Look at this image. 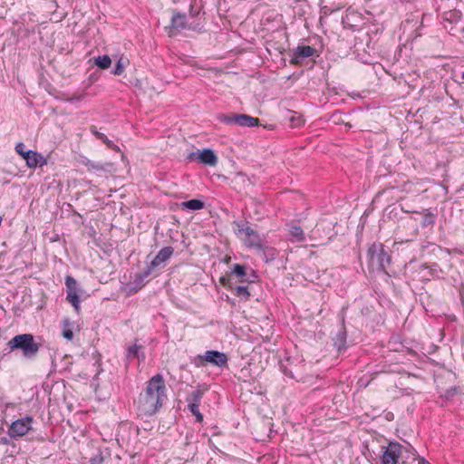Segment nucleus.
I'll return each mask as SVG.
<instances>
[{
  "label": "nucleus",
  "instance_id": "f257e3e1",
  "mask_svg": "<svg viewBox=\"0 0 464 464\" xmlns=\"http://www.w3.org/2000/svg\"><path fill=\"white\" fill-rule=\"evenodd\" d=\"M167 398L165 382L158 373L149 380L144 393L139 398V411L145 416H152L162 407Z\"/></svg>",
  "mask_w": 464,
  "mask_h": 464
},
{
  "label": "nucleus",
  "instance_id": "f03ea898",
  "mask_svg": "<svg viewBox=\"0 0 464 464\" xmlns=\"http://www.w3.org/2000/svg\"><path fill=\"white\" fill-rule=\"evenodd\" d=\"M42 340V336L30 333L18 334L7 342L2 359L11 353H20L24 359L34 360L41 350Z\"/></svg>",
  "mask_w": 464,
  "mask_h": 464
},
{
  "label": "nucleus",
  "instance_id": "7ed1b4c3",
  "mask_svg": "<svg viewBox=\"0 0 464 464\" xmlns=\"http://www.w3.org/2000/svg\"><path fill=\"white\" fill-rule=\"evenodd\" d=\"M367 258L370 270L389 275L387 267L391 265L392 256L385 250L383 244L372 243L367 250Z\"/></svg>",
  "mask_w": 464,
  "mask_h": 464
},
{
  "label": "nucleus",
  "instance_id": "20e7f679",
  "mask_svg": "<svg viewBox=\"0 0 464 464\" xmlns=\"http://www.w3.org/2000/svg\"><path fill=\"white\" fill-rule=\"evenodd\" d=\"M228 357L225 353L218 350H208L204 354H198L194 361L198 367L211 364L219 368L227 366Z\"/></svg>",
  "mask_w": 464,
  "mask_h": 464
},
{
  "label": "nucleus",
  "instance_id": "39448f33",
  "mask_svg": "<svg viewBox=\"0 0 464 464\" xmlns=\"http://www.w3.org/2000/svg\"><path fill=\"white\" fill-rule=\"evenodd\" d=\"M217 119L226 125H237L240 127H255L260 124V120L248 114L235 113L218 114Z\"/></svg>",
  "mask_w": 464,
  "mask_h": 464
},
{
  "label": "nucleus",
  "instance_id": "423d86ee",
  "mask_svg": "<svg viewBox=\"0 0 464 464\" xmlns=\"http://www.w3.org/2000/svg\"><path fill=\"white\" fill-rule=\"evenodd\" d=\"M15 152L20 155L26 163V166L30 169H36L37 167H43L47 164V159L44 157L40 152L25 150V145L23 142H18L15 145Z\"/></svg>",
  "mask_w": 464,
  "mask_h": 464
},
{
  "label": "nucleus",
  "instance_id": "0eeeda50",
  "mask_svg": "<svg viewBox=\"0 0 464 464\" xmlns=\"http://www.w3.org/2000/svg\"><path fill=\"white\" fill-rule=\"evenodd\" d=\"M34 418L28 415L15 420L8 427L7 433L12 439H18L26 434H31L34 431V429L32 426Z\"/></svg>",
  "mask_w": 464,
  "mask_h": 464
},
{
  "label": "nucleus",
  "instance_id": "6e6552de",
  "mask_svg": "<svg viewBox=\"0 0 464 464\" xmlns=\"http://www.w3.org/2000/svg\"><path fill=\"white\" fill-rule=\"evenodd\" d=\"M379 449L381 450V464H398L401 456V444L398 441H390L386 446L381 445Z\"/></svg>",
  "mask_w": 464,
  "mask_h": 464
},
{
  "label": "nucleus",
  "instance_id": "1a4fd4ad",
  "mask_svg": "<svg viewBox=\"0 0 464 464\" xmlns=\"http://www.w3.org/2000/svg\"><path fill=\"white\" fill-rule=\"evenodd\" d=\"M232 279L236 276L241 284L251 285L258 280V275L256 270L249 268L246 265L236 263L231 266L230 274H227Z\"/></svg>",
  "mask_w": 464,
  "mask_h": 464
},
{
  "label": "nucleus",
  "instance_id": "9d476101",
  "mask_svg": "<svg viewBox=\"0 0 464 464\" xmlns=\"http://www.w3.org/2000/svg\"><path fill=\"white\" fill-rule=\"evenodd\" d=\"M186 160L189 162L197 161L207 166H216L218 163V156L210 148L192 151L187 156Z\"/></svg>",
  "mask_w": 464,
  "mask_h": 464
},
{
  "label": "nucleus",
  "instance_id": "9b49d317",
  "mask_svg": "<svg viewBox=\"0 0 464 464\" xmlns=\"http://www.w3.org/2000/svg\"><path fill=\"white\" fill-rule=\"evenodd\" d=\"M219 283L227 290L234 292L235 295L241 301H248L251 294L248 285H236L229 276H223L219 279Z\"/></svg>",
  "mask_w": 464,
  "mask_h": 464
},
{
  "label": "nucleus",
  "instance_id": "f8f14e48",
  "mask_svg": "<svg viewBox=\"0 0 464 464\" xmlns=\"http://www.w3.org/2000/svg\"><path fill=\"white\" fill-rule=\"evenodd\" d=\"M317 50L310 45H298L291 51L290 63L293 65H301L304 59L314 55Z\"/></svg>",
  "mask_w": 464,
  "mask_h": 464
},
{
  "label": "nucleus",
  "instance_id": "ddd939ff",
  "mask_svg": "<svg viewBox=\"0 0 464 464\" xmlns=\"http://www.w3.org/2000/svg\"><path fill=\"white\" fill-rule=\"evenodd\" d=\"M172 17L170 24L166 29L169 36L173 35V31H182L185 29H190L187 23V14L177 9H172Z\"/></svg>",
  "mask_w": 464,
  "mask_h": 464
},
{
  "label": "nucleus",
  "instance_id": "4468645a",
  "mask_svg": "<svg viewBox=\"0 0 464 464\" xmlns=\"http://www.w3.org/2000/svg\"><path fill=\"white\" fill-rule=\"evenodd\" d=\"M333 345L338 353H343L347 349V330L345 327L344 317H342L341 327L338 332L332 336Z\"/></svg>",
  "mask_w": 464,
  "mask_h": 464
},
{
  "label": "nucleus",
  "instance_id": "2eb2a0df",
  "mask_svg": "<svg viewBox=\"0 0 464 464\" xmlns=\"http://www.w3.org/2000/svg\"><path fill=\"white\" fill-rule=\"evenodd\" d=\"M154 267H150V265L148 263L144 268H142L140 272L136 273L132 281L133 290L134 292L141 289L146 284V278L150 276Z\"/></svg>",
  "mask_w": 464,
  "mask_h": 464
},
{
  "label": "nucleus",
  "instance_id": "dca6fc26",
  "mask_svg": "<svg viewBox=\"0 0 464 464\" xmlns=\"http://www.w3.org/2000/svg\"><path fill=\"white\" fill-rule=\"evenodd\" d=\"M174 248L172 246H164L161 248L156 256L149 263L150 267L154 269L159 266L161 263L167 261L173 254Z\"/></svg>",
  "mask_w": 464,
  "mask_h": 464
},
{
  "label": "nucleus",
  "instance_id": "f3484780",
  "mask_svg": "<svg viewBox=\"0 0 464 464\" xmlns=\"http://www.w3.org/2000/svg\"><path fill=\"white\" fill-rule=\"evenodd\" d=\"M246 233L244 234L246 237V245L248 247L261 248L262 247V240L259 237V234L256 230L252 227H245Z\"/></svg>",
  "mask_w": 464,
  "mask_h": 464
},
{
  "label": "nucleus",
  "instance_id": "a211bd4d",
  "mask_svg": "<svg viewBox=\"0 0 464 464\" xmlns=\"http://www.w3.org/2000/svg\"><path fill=\"white\" fill-rule=\"evenodd\" d=\"M412 214L421 216L420 225L423 228L433 227L436 222L437 214L431 212L430 209L424 208L422 211H412Z\"/></svg>",
  "mask_w": 464,
  "mask_h": 464
},
{
  "label": "nucleus",
  "instance_id": "6ab92c4d",
  "mask_svg": "<svg viewBox=\"0 0 464 464\" xmlns=\"http://www.w3.org/2000/svg\"><path fill=\"white\" fill-rule=\"evenodd\" d=\"M208 391V387H203L198 384L195 391H193L186 399L188 406H200L201 400L205 392Z\"/></svg>",
  "mask_w": 464,
  "mask_h": 464
},
{
  "label": "nucleus",
  "instance_id": "aec40b11",
  "mask_svg": "<svg viewBox=\"0 0 464 464\" xmlns=\"http://www.w3.org/2000/svg\"><path fill=\"white\" fill-rule=\"evenodd\" d=\"M84 166L87 167L88 170H97V171H106L110 172L111 168L113 167V163L111 162H106V163H101V162H95L91 160H87L83 162Z\"/></svg>",
  "mask_w": 464,
  "mask_h": 464
},
{
  "label": "nucleus",
  "instance_id": "412c9836",
  "mask_svg": "<svg viewBox=\"0 0 464 464\" xmlns=\"http://www.w3.org/2000/svg\"><path fill=\"white\" fill-rule=\"evenodd\" d=\"M91 131L98 140L103 142L109 149L120 151V148L117 145H115L111 140H110L104 133L100 132L95 126L91 127Z\"/></svg>",
  "mask_w": 464,
  "mask_h": 464
},
{
  "label": "nucleus",
  "instance_id": "4be33fe9",
  "mask_svg": "<svg viewBox=\"0 0 464 464\" xmlns=\"http://www.w3.org/2000/svg\"><path fill=\"white\" fill-rule=\"evenodd\" d=\"M182 209H188L192 211L200 210L205 208V202L198 198H192L181 203Z\"/></svg>",
  "mask_w": 464,
  "mask_h": 464
},
{
  "label": "nucleus",
  "instance_id": "5701e85b",
  "mask_svg": "<svg viewBox=\"0 0 464 464\" xmlns=\"http://www.w3.org/2000/svg\"><path fill=\"white\" fill-rule=\"evenodd\" d=\"M462 14L457 9L449 10L442 14V19L450 24H457L461 20Z\"/></svg>",
  "mask_w": 464,
  "mask_h": 464
},
{
  "label": "nucleus",
  "instance_id": "b1692460",
  "mask_svg": "<svg viewBox=\"0 0 464 464\" xmlns=\"http://www.w3.org/2000/svg\"><path fill=\"white\" fill-rule=\"evenodd\" d=\"M257 249L262 251L263 258L266 263L274 261L277 256V250L273 246H267L262 244V247Z\"/></svg>",
  "mask_w": 464,
  "mask_h": 464
},
{
  "label": "nucleus",
  "instance_id": "393cba45",
  "mask_svg": "<svg viewBox=\"0 0 464 464\" xmlns=\"http://www.w3.org/2000/svg\"><path fill=\"white\" fill-rule=\"evenodd\" d=\"M63 324V331H62V336L66 339L67 341H72L73 339V327L72 324L70 322L69 319H63L62 322Z\"/></svg>",
  "mask_w": 464,
  "mask_h": 464
},
{
  "label": "nucleus",
  "instance_id": "a878e982",
  "mask_svg": "<svg viewBox=\"0 0 464 464\" xmlns=\"http://www.w3.org/2000/svg\"><path fill=\"white\" fill-rule=\"evenodd\" d=\"M94 64L101 70H106L111 67V59L109 55H100L94 58Z\"/></svg>",
  "mask_w": 464,
  "mask_h": 464
},
{
  "label": "nucleus",
  "instance_id": "bb28decb",
  "mask_svg": "<svg viewBox=\"0 0 464 464\" xmlns=\"http://www.w3.org/2000/svg\"><path fill=\"white\" fill-rule=\"evenodd\" d=\"M127 63H129V60L126 58L121 57L115 63V66L111 71V73L114 75H121L125 70V66Z\"/></svg>",
  "mask_w": 464,
  "mask_h": 464
},
{
  "label": "nucleus",
  "instance_id": "cd10ccee",
  "mask_svg": "<svg viewBox=\"0 0 464 464\" xmlns=\"http://www.w3.org/2000/svg\"><path fill=\"white\" fill-rule=\"evenodd\" d=\"M289 231L296 242H303L304 240V233L300 226H292Z\"/></svg>",
  "mask_w": 464,
  "mask_h": 464
},
{
  "label": "nucleus",
  "instance_id": "c85d7f7f",
  "mask_svg": "<svg viewBox=\"0 0 464 464\" xmlns=\"http://www.w3.org/2000/svg\"><path fill=\"white\" fill-rule=\"evenodd\" d=\"M66 300L74 307L78 312L80 310V296L77 292H68Z\"/></svg>",
  "mask_w": 464,
  "mask_h": 464
},
{
  "label": "nucleus",
  "instance_id": "c756f323",
  "mask_svg": "<svg viewBox=\"0 0 464 464\" xmlns=\"http://www.w3.org/2000/svg\"><path fill=\"white\" fill-rule=\"evenodd\" d=\"M139 350H143V346L136 343L129 346L127 349L126 359L130 361L136 358V356H139Z\"/></svg>",
  "mask_w": 464,
  "mask_h": 464
},
{
  "label": "nucleus",
  "instance_id": "7c9ffc66",
  "mask_svg": "<svg viewBox=\"0 0 464 464\" xmlns=\"http://www.w3.org/2000/svg\"><path fill=\"white\" fill-rule=\"evenodd\" d=\"M460 392H461V390L459 387L453 386V387L447 389L445 391L444 394L441 395L440 397L446 401H450V400H452L455 395L459 394Z\"/></svg>",
  "mask_w": 464,
  "mask_h": 464
},
{
  "label": "nucleus",
  "instance_id": "2f4dec72",
  "mask_svg": "<svg viewBox=\"0 0 464 464\" xmlns=\"http://www.w3.org/2000/svg\"><path fill=\"white\" fill-rule=\"evenodd\" d=\"M233 225L237 227V234L241 235L246 233L245 227H249V222L247 220H236Z\"/></svg>",
  "mask_w": 464,
  "mask_h": 464
},
{
  "label": "nucleus",
  "instance_id": "473e14b6",
  "mask_svg": "<svg viewBox=\"0 0 464 464\" xmlns=\"http://www.w3.org/2000/svg\"><path fill=\"white\" fill-rule=\"evenodd\" d=\"M65 285L68 292H77L78 283L77 281L71 276H67L65 277Z\"/></svg>",
  "mask_w": 464,
  "mask_h": 464
},
{
  "label": "nucleus",
  "instance_id": "72a5a7b5",
  "mask_svg": "<svg viewBox=\"0 0 464 464\" xmlns=\"http://www.w3.org/2000/svg\"><path fill=\"white\" fill-rule=\"evenodd\" d=\"M373 445H374V441L372 442L371 444V449L367 446V450H368V459L369 460H372V461H377L378 459H380V456H381V450L379 449V451L376 452L373 449Z\"/></svg>",
  "mask_w": 464,
  "mask_h": 464
},
{
  "label": "nucleus",
  "instance_id": "f704fd0d",
  "mask_svg": "<svg viewBox=\"0 0 464 464\" xmlns=\"http://www.w3.org/2000/svg\"><path fill=\"white\" fill-rule=\"evenodd\" d=\"M188 411L191 412L193 416L196 418L197 422H202L203 421V414L199 411V406H188Z\"/></svg>",
  "mask_w": 464,
  "mask_h": 464
},
{
  "label": "nucleus",
  "instance_id": "c9c22d12",
  "mask_svg": "<svg viewBox=\"0 0 464 464\" xmlns=\"http://www.w3.org/2000/svg\"><path fill=\"white\" fill-rule=\"evenodd\" d=\"M104 457L102 456V450H99L96 455L90 459V464H103Z\"/></svg>",
  "mask_w": 464,
  "mask_h": 464
},
{
  "label": "nucleus",
  "instance_id": "e433bc0d",
  "mask_svg": "<svg viewBox=\"0 0 464 464\" xmlns=\"http://www.w3.org/2000/svg\"><path fill=\"white\" fill-rule=\"evenodd\" d=\"M421 267L424 269H429L431 276H435L440 269V266L437 263H433L432 265L422 264Z\"/></svg>",
  "mask_w": 464,
  "mask_h": 464
},
{
  "label": "nucleus",
  "instance_id": "4c0bfd02",
  "mask_svg": "<svg viewBox=\"0 0 464 464\" xmlns=\"http://www.w3.org/2000/svg\"><path fill=\"white\" fill-rule=\"evenodd\" d=\"M280 368H281V371L283 372V373L285 376L290 377V378H294V375H293L292 372L289 371L286 366H284L283 364H281Z\"/></svg>",
  "mask_w": 464,
  "mask_h": 464
},
{
  "label": "nucleus",
  "instance_id": "58836bf2",
  "mask_svg": "<svg viewBox=\"0 0 464 464\" xmlns=\"http://www.w3.org/2000/svg\"><path fill=\"white\" fill-rule=\"evenodd\" d=\"M291 121H292V124L295 126V127H298L300 125H302L304 123V120H302L301 118H295V117H292L291 118Z\"/></svg>",
  "mask_w": 464,
  "mask_h": 464
},
{
  "label": "nucleus",
  "instance_id": "ea45409f",
  "mask_svg": "<svg viewBox=\"0 0 464 464\" xmlns=\"http://www.w3.org/2000/svg\"><path fill=\"white\" fill-rule=\"evenodd\" d=\"M99 78V74L97 72H93L89 76V83L88 85H91L92 83L95 82Z\"/></svg>",
  "mask_w": 464,
  "mask_h": 464
},
{
  "label": "nucleus",
  "instance_id": "a19ab883",
  "mask_svg": "<svg viewBox=\"0 0 464 464\" xmlns=\"http://www.w3.org/2000/svg\"><path fill=\"white\" fill-rule=\"evenodd\" d=\"M145 357V353L142 350H139V356H136V358L140 361H144Z\"/></svg>",
  "mask_w": 464,
  "mask_h": 464
},
{
  "label": "nucleus",
  "instance_id": "79ce46f5",
  "mask_svg": "<svg viewBox=\"0 0 464 464\" xmlns=\"http://www.w3.org/2000/svg\"><path fill=\"white\" fill-rule=\"evenodd\" d=\"M82 99V95L80 96H72V98H70L68 101L71 102H78Z\"/></svg>",
  "mask_w": 464,
  "mask_h": 464
},
{
  "label": "nucleus",
  "instance_id": "37998d69",
  "mask_svg": "<svg viewBox=\"0 0 464 464\" xmlns=\"http://www.w3.org/2000/svg\"><path fill=\"white\" fill-rule=\"evenodd\" d=\"M0 443L2 444H9V440L5 437L0 438Z\"/></svg>",
  "mask_w": 464,
  "mask_h": 464
},
{
  "label": "nucleus",
  "instance_id": "c03bdc74",
  "mask_svg": "<svg viewBox=\"0 0 464 464\" xmlns=\"http://www.w3.org/2000/svg\"><path fill=\"white\" fill-rule=\"evenodd\" d=\"M419 464H431L430 463L428 460H426L424 458H421L420 460H419Z\"/></svg>",
  "mask_w": 464,
  "mask_h": 464
},
{
  "label": "nucleus",
  "instance_id": "a18cd8bd",
  "mask_svg": "<svg viewBox=\"0 0 464 464\" xmlns=\"http://www.w3.org/2000/svg\"><path fill=\"white\" fill-rule=\"evenodd\" d=\"M197 14H198V12H195V11L193 10V6H191V7H190V15H191V16H196Z\"/></svg>",
  "mask_w": 464,
  "mask_h": 464
},
{
  "label": "nucleus",
  "instance_id": "49530a36",
  "mask_svg": "<svg viewBox=\"0 0 464 464\" xmlns=\"http://www.w3.org/2000/svg\"><path fill=\"white\" fill-rule=\"evenodd\" d=\"M230 260H231V257L228 256H225V258H224V262L227 264H228L230 262Z\"/></svg>",
  "mask_w": 464,
  "mask_h": 464
},
{
  "label": "nucleus",
  "instance_id": "de8ad7c7",
  "mask_svg": "<svg viewBox=\"0 0 464 464\" xmlns=\"http://www.w3.org/2000/svg\"><path fill=\"white\" fill-rule=\"evenodd\" d=\"M459 84H464V72L461 73V82H459Z\"/></svg>",
  "mask_w": 464,
  "mask_h": 464
},
{
  "label": "nucleus",
  "instance_id": "09e8293b",
  "mask_svg": "<svg viewBox=\"0 0 464 464\" xmlns=\"http://www.w3.org/2000/svg\"><path fill=\"white\" fill-rule=\"evenodd\" d=\"M459 295H460L461 304L464 305V295H463V294L461 292L459 293Z\"/></svg>",
  "mask_w": 464,
  "mask_h": 464
},
{
  "label": "nucleus",
  "instance_id": "8fccbe9b",
  "mask_svg": "<svg viewBox=\"0 0 464 464\" xmlns=\"http://www.w3.org/2000/svg\"><path fill=\"white\" fill-rule=\"evenodd\" d=\"M401 210H402L403 212H406V213L411 212V210L406 209V208H403V207H401Z\"/></svg>",
  "mask_w": 464,
  "mask_h": 464
},
{
  "label": "nucleus",
  "instance_id": "3c124183",
  "mask_svg": "<svg viewBox=\"0 0 464 464\" xmlns=\"http://www.w3.org/2000/svg\"><path fill=\"white\" fill-rule=\"evenodd\" d=\"M98 357H99V359L96 361L95 363H97L100 366V357H101V354H98Z\"/></svg>",
  "mask_w": 464,
  "mask_h": 464
},
{
  "label": "nucleus",
  "instance_id": "603ef678",
  "mask_svg": "<svg viewBox=\"0 0 464 464\" xmlns=\"http://www.w3.org/2000/svg\"><path fill=\"white\" fill-rule=\"evenodd\" d=\"M365 36H366V38H367V40H368V43H370L371 38H370L369 34H366Z\"/></svg>",
  "mask_w": 464,
  "mask_h": 464
},
{
  "label": "nucleus",
  "instance_id": "864d4df0",
  "mask_svg": "<svg viewBox=\"0 0 464 464\" xmlns=\"http://www.w3.org/2000/svg\"><path fill=\"white\" fill-rule=\"evenodd\" d=\"M173 3H177L179 2V0H171Z\"/></svg>",
  "mask_w": 464,
  "mask_h": 464
},
{
  "label": "nucleus",
  "instance_id": "5fc2aeb1",
  "mask_svg": "<svg viewBox=\"0 0 464 464\" xmlns=\"http://www.w3.org/2000/svg\"><path fill=\"white\" fill-rule=\"evenodd\" d=\"M354 47L356 48V50H358L357 43H356V44H354Z\"/></svg>",
  "mask_w": 464,
  "mask_h": 464
},
{
  "label": "nucleus",
  "instance_id": "6e6d98bb",
  "mask_svg": "<svg viewBox=\"0 0 464 464\" xmlns=\"http://www.w3.org/2000/svg\"><path fill=\"white\" fill-rule=\"evenodd\" d=\"M2 360V358L0 359V361Z\"/></svg>",
  "mask_w": 464,
  "mask_h": 464
}]
</instances>
